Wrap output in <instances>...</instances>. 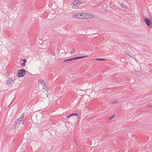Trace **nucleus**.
<instances>
[{
    "mask_svg": "<svg viewBox=\"0 0 152 152\" xmlns=\"http://www.w3.org/2000/svg\"><path fill=\"white\" fill-rule=\"evenodd\" d=\"M111 3H112L111 2H110V4H111Z\"/></svg>",
    "mask_w": 152,
    "mask_h": 152,
    "instance_id": "obj_26",
    "label": "nucleus"
},
{
    "mask_svg": "<svg viewBox=\"0 0 152 152\" xmlns=\"http://www.w3.org/2000/svg\"><path fill=\"white\" fill-rule=\"evenodd\" d=\"M148 107H152V104H150L149 105H148Z\"/></svg>",
    "mask_w": 152,
    "mask_h": 152,
    "instance_id": "obj_25",
    "label": "nucleus"
},
{
    "mask_svg": "<svg viewBox=\"0 0 152 152\" xmlns=\"http://www.w3.org/2000/svg\"><path fill=\"white\" fill-rule=\"evenodd\" d=\"M26 73V72L24 69H20L18 71L17 73V75L18 77H21L23 76Z\"/></svg>",
    "mask_w": 152,
    "mask_h": 152,
    "instance_id": "obj_2",
    "label": "nucleus"
},
{
    "mask_svg": "<svg viewBox=\"0 0 152 152\" xmlns=\"http://www.w3.org/2000/svg\"><path fill=\"white\" fill-rule=\"evenodd\" d=\"M22 120V119L20 120V118H19L16 121L18 122V124H20L21 123Z\"/></svg>",
    "mask_w": 152,
    "mask_h": 152,
    "instance_id": "obj_11",
    "label": "nucleus"
},
{
    "mask_svg": "<svg viewBox=\"0 0 152 152\" xmlns=\"http://www.w3.org/2000/svg\"><path fill=\"white\" fill-rule=\"evenodd\" d=\"M23 66H24L25 65L26 63L25 62H23L22 64Z\"/></svg>",
    "mask_w": 152,
    "mask_h": 152,
    "instance_id": "obj_23",
    "label": "nucleus"
},
{
    "mask_svg": "<svg viewBox=\"0 0 152 152\" xmlns=\"http://www.w3.org/2000/svg\"><path fill=\"white\" fill-rule=\"evenodd\" d=\"M121 6L122 8H127L126 5L124 4H121Z\"/></svg>",
    "mask_w": 152,
    "mask_h": 152,
    "instance_id": "obj_10",
    "label": "nucleus"
},
{
    "mask_svg": "<svg viewBox=\"0 0 152 152\" xmlns=\"http://www.w3.org/2000/svg\"><path fill=\"white\" fill-rule=\"evenodd\" d=\"M71 114L72 116H74V115L77 116V113H72Z\"/></svg>",
    "mask_w": 152,
    "mask_h": 152,
    "instance_id": "obj_16",
    "label": "nucleus"
},
{
    "mask_svg": "<svg viewBox=\"0 0 152 152\" xmlns=\"http://www.w3.org/2000/svg\"><path fill=\"white\" fill-rule=\"evenodd\" d=\"M124 53L127 55H128L129 56L131 57H133V55H132L129 52H126V51H124Z\"/></svg>",
    "mask_w": 152,
    "mask_h": 152,
    "instance_id": "obj_7",
    "label": "nucleus"
},
{
    "mask_svg": "<svg viewBox=\"0 0 152 152\" xmlns=\"http://www.w3.org/2000/svg\"><path fill=\"white\" fill-rule=\"evenodd\" d=\"M24 113H23L22 115H21V117L20 118V120H23V118H24Z\"/></svg>",
    "mask_w": 152,
    "mask_h": 152,
    "instance_id": "obj_15",
    "label": "nucleus"
},
{
    "mask_svg": "<svg viewBox=\"0 0 152 152\" xmlns=\"http://www.w3.org/2000/svg\"><path fill=\"white\" fill-rule=\"evenodd\" d=\"M23 61L24 62H26V61H27V60L25 58V59H24L23 60Z\"/></svg>",
    "mask_w": 152,
    "mask_h": 152,
    "instance_id": "obj_22",
    "label": "nucleus"
},
{
    "mask_svg": "<svg viewBox=\"0 0 152 152\" xmlns=\"http://www.w3.org/2000/svg\"><path fill=\"white\" fill-rule=\"evenodd\" d=\"M73 4L75 6H77L80 4V3L79 1L75 0L73 1Z\"/></svg>",
    "mask_w": 152,
    "mask_h": 152,
    "instance_id": "obj_6",
    "label": "nucleus"
},
{
    "mask_svg": "<svg viewBox=\"0 0 152 152\" xmlns=\"http://www.w3.org/2000/svg\"><path fill=\"white\" fill-rule=\"evenodd\" d=\"M14 83V81L11 78H10L7 81V84L9 86H12Z\"/></svg>",
    "mask_w": 152,
    "mask_h": 152,
    "instance_id": "obj_4",
    "label": "nucleus"
},
{
    "mask_svg": "<svg viewBox=\"0 0 152 152\" xmlns=\"http://www.w3.org/2000/svg\"><path fill=\"white\" fill-rule=\"evenodd\" d=\"M71 116H72V115H71V114H70L69 115L67 116V118H69Z\"/></svg>",
    "mask_w": 152,
    "mask_h": 152,
    "instance_id": "obj_24",
    "label": "nucleus"
},
{
    "mask_svg": "<svg viewBox=\"0 0 152 152\" xmlns=\"http://www.w3.org/2000/svg\"><path fill=\"white\" fill-rule=\"evenodd\" d=\"M72 60H75L78 59V57H75L74 58H72Z\"/></svg>",
    "mask_w": 152,
    "mask_h": 152,
    "instance_id": "obj_20",
    "label": "nucleus"
},
{
    "mask_svg": "<svg viewBox=\"0 0 152 152\" xmlns=\"http://www.w3.org/2000/svg\"><path fill=\"white\" fill-rule=\"evenodd\" d=\"M72 61V58H70L69 59H67L66 60H65L64 61V62H65L66 61Z\"/></svg>",
    "mask_w": 152,
    "mask_h": 152,
    "instance_id": "obj_14",
    "label": "nucleus"
},
{
    "mask_svg": "<svg viewBox=\"0 0 152 152\" xmlns=\"http://www.w3.org/2000/svg\"><path fill=\"white\" fill-rule=\"evenodd\" d=\"M75 49H72V51L70 52V54H74L75 53Z\"/></svg>",
    "mask_w": 152,
    "mask_h": 152,
    "instance_id": "obj_13",
    "label": "nucleus"
},
{
    "mask_svg": "<svg viewBox=\"0 0 152 152\" xmlns=\"http://www.w3.org/2000/svg\"><path fill=\"white\" fill-rule=\"evenodd\" d=\"M147 16H143V20L146 25L148 26H150L152 24V19L151 18L148 13H147Z\"/></svg>",
    "mask_w": 152,
    "mask_h": 152,
    "instance_id": "obj_1",
    "label": "nucleus"
},
{
    "mask_svg": "<svg viewBox=\"0 0 152 152\" xmlns=\"http://www.w3.org/2000/svg\"><path fill=\"white\" fill-rule=\"evenodd\" d=\"M96 60H99V61H103V60H105L104 59L102 58H96Z\"/></svg>",
    "mask_w": 152,
    "mask_h": 152,
    "instance_id": "obj_19",
    "label": "nucleus"
},
{
    "mask_svg": "<svg viewBox=\"0 0 152 152\" xmlns=\"http://www.w3.org/2000/svg\"><path fill=\"white\" fill-rule=\"evenodd\" d=\"M85 18L86 19H92L94 17V15L90 13L86 14L85 13Z\"/></svg>",
    "mask_w": 152,
    "mask_h": 152,
    "instance_id": "obj_3",
    "label": "nucleus"
},
{
    "mask_svg": "<svg viewBox=\"0 0 152 152\" xmlns=\"http://www.w3.org/2000/svg\"><path fill=\"white\" fill-rule=\"evenodd\" d=\"M38 81L39 83L42 84H43L44 83V80L42 79L39 80Z\"/></svg>",
    "mask_w": 152,
    "mask_h": 152,
    "instance_id": "obj_12",
    "label": "nucleus"
},
{
    "mask_svg": "<svg viewBox=\"0 0 152 152\" xmlns=\"http://www.w3.org/2000/svg\"><path fill=\"white\" fill-rule=\"evenodd\" d=\"M88 56H79V57H78V59L79 58H83L84 57H87Z\"/></svg>",
    "mask_w": 152,
    "mask_h": 152,
    "instance_id": "obj_17",
    "label": "nucleus"
},
{
    "mask_svg": "<svg viewBox=\"0 0 152 152\" xmlns=\"http://www.w3.org/2000/svg\"><path fill=\"white\" fill-rule=\"evenodd\" d=\"M19 125V124H18V122L16 121L15 123V124L13 126L15 128V127H18Z\"/></svg>",
    "mask_w": 152,
    "mask_h": 152,
    "instance_id": "obj_9",
    "label": "nucleus"
},
{
    "mask_svg": "<svg viewBox=\"0 0 152 152\" xmlns=\"http://www.w3.org/2000/svg\"><path fill=\"white\" fill-rule=\"evenodd\" d=\"M118 102V101H114L113 102V104H116Z\"/></svg>",
    "mask_w": 152,
    "mask_h": 152,
    "instance_id": "obj_21",
    "label": "nucleus"
},
{
    "mask_svg": "<svg viewBox=\"0 0 152 152\" xmlns=\"http://www.w3.org/2000/svg\"><path fill=\"white\" fill-rule=\"evenodd\" d=\"M85 13H78V19H83L85 18Z\"/></svg>",
    "mask_w": 152,
    "mask_h": 152,
    "instance_id": "obj_5",
    "label": "nucleus"
},
{
    "mask_svg": "<svg viewBox=\"0 0 152 152\" xmlns=\"http://www.w3.org/2000/svg\"><path fill=\"white\" fill-rule=\"evenodd\" d=\"M72 17L75 18H78V13L74 14L72 15Z\"/></svg>",
    "mask_w": 152,
    "mask_h": 152,
    "instance_id": "obj_8",
    "label": "nucleus"
},
{
    "mask_svg": "<svg viewBox=\"0 0 152 152\" xmlns=\"http://www.w3.org/2000/svg\"><path fill=\"white\" fill-rule=\"evenodd\" d=\"M114 116H115V115H113L112 116L110 117L109 118V119L110 120L112 119V118H113L114 117Z\"/></svg>",
    "mask_w": 152,
    "mask_h": 152,
    "instance_id": "obj_18",
    "label": "nucleus"
}]
</instances>
